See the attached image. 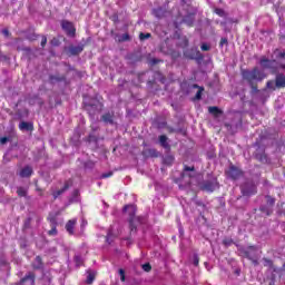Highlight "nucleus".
<instances>
[{
	"label": "nucleus",
	"mask_w": 285,
	"mask_h": 285,
	"mask_svg": "<svg viewBox=\"0 0 285 285\" xmlns=\"http://www.w3.org/2000/svg\"><path fill=\"white\" fill-rule=\"evenodd\" d=\"M139 39H140V41H146V39H150V33H144V32H141V33L139 35Z\"/></svg>",
	"instance_id": "nucleus-31"
},
{
	"label": "nucleus",
	"mask_w": 285,
	"mask_h": 285,
	"mask_svg": "<svg viewBox=\"0 0 285 285\" xmlns=\"http://www.w3.org/2000/svg\"><path fill=\"white\" fill-rule=\"evenodd\" d=\"M87 224H88V222H86V220H82V224H81V226L83 227V226H87Z\"/></svg>",
	"instance_id": "nucleus-50"
},
{
	"label": "nucleus",
	"mask_w": 285,
	"mask_h": 285,
	"mask_svg": "<svg viewBox=\"0 0 285 285\" xmlns=\"http://www.w3.org/2000/svg\"><path fill=\"white\" fill-rule=\"evenodd\" d=\"M216 14H218V17H224L225 12L223 9H215Z\"/></svg>",
	"instance_id": "nucleus-40"
},
{
	"label": "nucleus",
	"mask_w": 285,
	"mask_h": 285,
	"mask_svg": "<svg viewBox=\"0 0 285 285\" xmlns=\"http://www.w3.org/2000/svg\"><path fill=\"white\" fill-rule=\"evenodd\" d=\"M262 68H265V69H275V68H279L276 63H275V60H269L267 59L266 57H263L259 61Z\"/></svg>",
	"instance_id": "nucleus-12"
},
{
	"label": "nucleus",
	"mask_w": 285,
	"mask_h": 285,
	"mask_svg": "<svg viewBox=\"0 0 285 285\" xmlns=\"http://www.w3.org/2000/svg\"><path fill=\"white\" fill-rule=\"evenodd\" d=\"M124 212L129 215V228L131 233L137 230V224L141 223V218H137L135 213H137V207L135 205H127L124 207Z\"/></svg>",
	"instance_id": "nucleus-2"
},
{
	"label": "nucleus",
	"mask_w": 285,
	"mask_h": 285,
	"mask_svg": "<svg viewBox=\"0 0 285 285\" xmlns=\"http://www.w3.org/2000/svg\"><path fill=\"white\" fill-rule=\"evenodd\" d=\"M263 264H264V266H267L268 268H272L274 271V273H276L277 275H282V269L277 268V267H274L273 266V261H271L268 258H264Z\"/></svg>",
	"instance_id": "nucleus-18"
},
{
	"label": "nucleus",
	"mask_w": 285,
	"mask_h": 285,
	"mask_svg": "<svg viewBox=\"0 0 285 285\" xmlns=\"http://www.w3.org/2000/svg\"><path fill=\"white\" fill-rule=\"evenodd\" d=\"M242 78L252 87L253 91L255 92V90H257L255 85L259 83V81H264V79H266V73L264 70L255 67L254 69H243Z\"/></svg>",
	"instance_id": "nucleus-1"
},
{
	"label": "nucleus",
	"mask_w": 285,
	"mask_h": 285,
	"mask_svg": "<svg viewBox=\"0 0 285 285\" xmlns=\"http://www.w3.org/2000/svg\"><path fill=\"white\" fill-rule=\"evenodd\" d=\"M276 88H285V75L278 73L276 76V81L269 80L267 81V88L268 90H275Z\"/></svg>",
	"instance_id": "nucleus-5"
},
{
	"label": "nucleus",
	"mask_w": 285,
	"mask_h": 285,
	"mask_svg": "<svg viewBox=\"0 0 285 285\" xmlns=\"http://www.w3.org/2000/svg\"><path fill=\"white\" fill-rule=\"evenodd\" d=\"M112 237H115V234L112 233V228L109 229L108 234H107V238L106 242L108 244H112Z\"/></svg>",
	"instance_id": "nucleus-29"
},
{
	"label": "nucleus",
	"mask_w": 285,
	"mask_h": 285,
	"mask_svg": "<svg viewBox=\"0 0 285 285\" xmlns=\"http://www.w3.org/2000/svg\"><path fill=\"white\" fill-rule=\"evenodd\" d=\"M19 128H20V130L30 131V130H32V124L27 122V121H22V122L19 124Z\"/></svg>",
	"instance_id": "nucleus-25"
},
{
	"label": "nucleus",
	"mask_w": 285,
	"mask_h": 285,
	"mask_svg": "<svg viewBox=\"0 0 285 285\" xmlns=\"http://www.w3.org/2000/svg\"><path fill=\"white\" fill-rule=\"evenodd\" d=\"M227 177H229V179H239V177H242L244 174L239 170V168L235 167V166H230L229 169L226 171Z\"/></svg>",
	"instance_id": "nucleus-9"
},
{
	"label": "nucleus",
	"mask_w": 285,
	"mask_h": 285,
	"mask_svg": "<svg viewBox=\"0 0 285 285\" xmlns=\"http://www.w3.org/2000/svg\"><path fill=\"white\" fill-rule=\"evenodd\" d=\"M75 262L77 266H81V264H83V259L79 255L75 256Z\"/></svg>",
	"instance_id": "nucleus-32"
},
{
	"label": "nucleus",
	"mask_w": 285,
	"mask_h": 285,
	"mask_svg": "<svg viewBox=\"0 0 285 285\" xmlns=\"http://www.w3.org/2000/svg\"><path fill=\"white\" fill-rule=\"evenodd\" d=\"M244 257H247V259H250L253 264L257 265V258L259 257V249L255 246H249L242 250Z\"/></svg>",
	"instance_id": "nucleus-3"
},
{
	"label": "nucleus",
	"mask_w": 285,
	"mask_h": 285,
	"mask_svg": "<svg viewBox=\"0 0 285 285\" xmlns=\"http://www.w3.org/2000/svg\"><path fill=\"white\" fill-rule=\"evenodd\" d=\"M242 194L249 197L250 195H255L257 193V186L253 183H247L240 187Z\"/></svg>",
	"instance_id": "nucleus-7"
},
{
	"label": "nucleus",
	"mask_w": 285,
	"mask_h": 285,
	"mask_svg": "<svg viewBox=\"0 0 285 285\" xmlns=\"http://www.w3.org/2000/svg\"><path fill=\"white\" fill-rule=\"evenodd\" d=\"M263 92H265V94H266V92H268V90H266V89H265Z\"/></svg>",
	"instance_id": "nucleus-53"
},
{
	"label": "nucleus",
	"mask_w": 285,
	"mask_h": 285,
	"mask_svg": "<svg viewBox=\"0 0 285 285\" xmlns=\"http://www.w3.org/2000/svg\"><path fill=\"white\" fill-rule=\"evenodd\" d=\"M272 59L278 66V68L284 70V68H285V51L284 50L275 49L272 55Z\"/></svg>",
	"instance_id": "nucleus-4"
},
{
	"label": "nucleus",
	"mask_w": 285,
	"mask_h": 285,
	"mask_svg": "<svg viewBox=\"0 0 285 285\" xmlns=\"http://www.w3.org/2000/svg\"><path fill=\"white\" fill-rule=\"evenodd\" d=\"M68 184H66L63 186V188L57 190V191H53V198L57 199V197H59L60 195H63V193H66V190H68Z\"/></svg>",
	"instance_id": "nucleus-27"
},
{
	"label": "nucleus",
	"mask_w": 285,
	"mask_h": 285,
	"mask_svg": "<svg viewBox=\"0 0 285 285\" xmlns=\"http://www.w3.org/2000/svg\"><path fill=\"white\" fill-rule=\"evenodd\" d=\"M95 282V272H87L86 284H92Z\"/></svg>",
	"instance_id": "nucleus-28"
},
{
	"label": "nucleus",
	"mask_w": 285,
	"mask_h": 285,
	"mask_svg": "<svg viewBox=\"0 0 285 285\" xmlns=\"http://www.w3.org/2000/svg\"><path fill=\"white\" fill-rule=\"evenodd\" d=\"M200 49L204 51V52H208V50H210V46L206 45V43H203Z\"/></svg>",
	"instance_id": "nucleus-38"
},
{
	"label": "nucleus",
	"mask_w": 285,
	"mask_h": 285,
	"mask_svg": "<svg viewBox=\"0 0 285 285\" xmlns=\"http://www.w3.org/2000/svg\"><path fill=\"white\" fill-rule=\"evenodd\" d=\"M120 40H121V41H129V40H130V35L124 33V35L120 37Z\"/></svg>",
	"instance_id": "nucleus-37"
},
{
	"label": "nucleus",
	"mask_w": 285,
	"mask_h": 285,
	"mask_svg": "<svg viewBox=\"0 0 285 285\" xmlns=\"http://www.w3.org/2000/svg\"><path fill=\"white\" fill-rule=\"evenodd\" d=\"M51 45H52V46H59L58 40L53 38V39L51 40Z\"/></svg>",
	"instance_id": "nucleus-48"
},
{
	"label": "nucleus",
	"mask_w": 285,
	"mask_h": 285,
	"mask_svg": "<svg viewBox=\"0 0 285 285\" xmlns=\"http://www.w3.org/2000/svg\"><path fill=\"white\" fill-rule=\"evenodd\" d=\"M46 43H48V38H46V36H42L41 38V47H46Z\"/></svg>",
	"instance_id": "nucleus-41"
},
{
	"label": "nucleus",
	"mask_w": 285,
	"mask_h": 285,
	"mask_svg": "<svg viewBox=\"0 0 285 285\" xmlns=\"http://www.w3.org/2000/svg\"><path fill=\"white\" fill-rule=\"evenodd\" d=\"M208 112H210V115H219L222 111L217 107H209Z\"/></svg>",
	"instance_id": "nucleus-30"
},
{
	"label": "nucleus",
	"mask_w": 285,
	"mask_h": 285,
	"mask_svg": "<svg viewBox=\"0 0 285 285\" xmlns=\"http://www.w3.org/2000/svg\"><path fill=\"white\" fill-rule=\"evenodd\" d=\"M273 206H275V198L267 196V206H262L261 210L268 216L273 213Z\"/></svg>",
	"instance_id": "nucleus-10"
},
{
	"label": "nucleus",
	"mask_w": 285,
	"mask_h": 285,
	"mask_svg": "<svg viewBox=\"0 0 285 285\" xmlns=\"http://www.w3.org/2000/svg\"><path fill=\"white\" fill-rule=\"evenodd\" d=\"M73 195H75V197H77V195H79V191H78V190H75V191H73Z\"/></svg>",
	"instance_id": "nucleus-52"
},
{
	"label": "nucleus",
	"mask_w": 285,
	"mask_h": 285,
	"mask_svg": "<svg viewBox=\"0 0 285 285\" xmlns=\"http://www.w3.org/2000/svg\"><path fill=\"white\" fill-rule=\"evenodd\" d=\"M69 55H72L73 57L77 55H81L83 52V45H78V46H71L68 49Z\"/></svg>",
	"instance_id": "nucleus-17"
},
{
	"label": "nucleus",
	"mask_w": 285,
	"mask_h": 285,
	"mask_svg": "<svg viewBox=\"0 0 285 285\" xmlns=\"http://www.w3.org/2000/svg\"><path fill=\"white\" fill-rule=\"evenodd\" d=\"M18 285H35V274L29 272Z\"/></svg>",
	"instance_id": "nucleus-14"
},
{
	"label": "nucleus",
	"mask_w": 285,
	"mask_h": 285,
	"mask_svg": "<svg viewBox=\"0 0 285 285\" xmlns=\"http://www.w3.org/2000/svg\"><path fill=\"white\" fill-rule=\"evenodd\" d=\"M194 177H195V167L185 166L184 171L181 174V179H184L186 184L190 186L191 184L190 179H193Z\"/></svg>",
	"instance_id": "nucleus-6"
},
{
	"label": "nucleus",
	"mask_w": 285,
	"mask_h": 285,
	"mask_svg": "<svg viewBox=\"0 0 285 285\" xmlns=\"http://www.w3.org/2000/svg\"><path fill=\"white\" fill-rule=\"evenodd\" d=\"M20 177H30L32 175V167L30 166H26L24 168H22L19 173Z\"/></svg>",
	"instance_id": "nucleus-22"
},
{
	"label": "nucleus",
	"mask_w": 285,
	"mask_h": 285,
	"mask_svg": "<svg viewBox=\"0 0 285 285\" xmlns=\"http://www.w3.org/2000/svg\"><path fill=\"white\" fill-rule=\"evenodd\" d=\"M217 188V179L207 180L204 184V189L208 193H213Z\"/></svg>",
	"instance_id": "nucleus-16"
},
{
	"label": "nucleus",
	"mask_w": 285,
	"mask_h": 285,
	"mask_svg": "<svg viewBox=\"0 0 285 285\" xmlns=\"http://www.w3.org/2000/svg\"><path fill=\"white\" fill-rule=\"evenodd\" d=\"M50 81L51 83H55V81H63V77L50 76Z\"/></svg>",
	"instance_id": "nucleus-35"
},
{
	"label": "nucleus",
	"mask_w": 285,
	"mask_h": 285,
	"mask_svg": "<svg viewBox=\"0 0 285 285\" xmlns=\"http://www.w3.org/2000/svg\"><path fill=\"white\" fill-rule=\"evenodd\" d=\"M118 273L120 275L121 282H126V272H124V269H119Z\"/></svg>",
	"instance_id": "nucleus-36"
},
{
	"label": "nucleus",
	"mask_w": 285,
	"mask_h": 285,
	"mask_svg": "<svg viewBox=\"0 0 285 285\" xmlns=\"http://www.w3.org/2000/svg\"><path fill=\"white\" fill-rule=\"evenodd\" d=\"M144 155L146 157H159V151H157V149H147L144 151Z\"/></svg>",
	"instance_id": "nucleus-24"
},
{
	"label": "nucleus",
	"mask_w": 285,
	"mask_h": 285,
	"mask_svg": "<svg viewBox=\"0 0 285 285\" xmlns=\"http://www.w3.org/2000/svg\"><path fill=\"white\" fill-rule=\"evenodd\" d=\"M194 266H199V256L198 255L194 256Z\"/></svg>",
	"instance_id": "nucleus-44"
},
{
	"label": "nucleus",
	"mask_w": 285,
	"mask_h": 285,
	"mask_svg": "<svg viewBox=\"0 0 285 285\" xmlns=\"http://www.w3.org/2000/svg\"><path fill=\"white\" fill-rule=\"evenodd\" d=\"M48 220L51 224V229L48 232V235H51V236L57 235V217H55V215L50 214L48 217Z\"/></svg>",
	"instance_id": "nucleus-13"
},
{
	"label": "nucleus",
	"mask_w": 285,
	"mask_h": 285,
	"mask_svg": "<svg viewBox=\"0 0 285 285\" xmlns=\"http://www.w3.org/2000/svg\"><path fill=\"white\" fill-rule=\"evenodd\" d=\"M150 268H151V266H150V264H148V263L142 265V269H144L146 273H149Z\"/></svg>",
	"instance_id": "nucleus-39"
},
{
	"label": "nucleus",
	"mask_w": 285,
	"mask_h": 285,
	"mask_svg": "<svg viewBox=\"0 0 285 285\" xmlns=\"http://www.w3.org/2000/svg\"><path fill=\"white\" fill-rule=\"evenodd\" d=\"M224 246H233V238H225L223 239Z\"/></svg>",
	"instance_id": "nucleus-34"
},
{
	"label": "nucleus",
	"mask_w": 285,
	"mask_h": 285,
	"mask_svg": "<svg viewBox=\"0 0 285 285\" xmlns=\"http://www.w3.org/2000/svg\"><path fill=\"white\" fill-rule=\"evenodd\" d=\"M108 177H112V173H105L101 175L102 179H108Z\"/></svg>",
	"instance_id": "nucleus-45"
},
{
	"label": "nucleus",
	"mask_w": 285,
	"mask_h": 285,
	"mask_svg": "<svg viewBox=\"0 0 285 285\" xmlns=\"http://www.w3.org/2000/svg\"><path fill=\"white\" fill-rule=\"evenodd\" d=\"M2 35L4 37H9L10 36V31L8 29H2Z\"/></svg>",
	"instance_id": "nucleus-46"
},
{
	"label": "nucleus",
	"mask_w": 285,
	"mask_h": 285,
	"mask_svg": "<svg viewBox=\"0 0 285 285\" xmlns=\"http://www.w3.org/2000/svg\"><path fill=\"white\" fill-rule=\"evenodd\" d=\"M77 224V219H70L68 220V223L66 224V230L67 233H69V235H73L75 234V226Z\"/></svg>",
	"instance_id": "nucleus-19"
},
{
	"label": "nucleus",
	"mask_w": 285,
	"mask_h": 285,
	"mask_svg": "<svg viewBox=\"0 0 285 285\" xmlns=\"http://www.w3.org/2000/svg\"><path fill=\"white\" fill-rule=\"evenodd\" d=\"M185 57H188L189 59H197V60L204 59V57L202 56V52H199L197 48H193L190 51H186Z\"/></svg>",
	"instance_id": "nucleus-15"
},
{
	"label": "nucleus",
	"mask_w": 285,
	"mask_h": 285,
	"mask_svg": "<svg viewBox=\"0 0 285 285\" xmlns=\"http://www.w3.org/2000/svg\"><path fill=\"white\" fill-rule=\"evenodd\" d=\"M8 141H9V138L8 137H2V138H0V144L3 146V145H6V144H8Z\"/></svg>",
	"instance_id": "nucleus-43"
},
{
	"label": "nucleus",
	"mask_w": 285,
	"mask_h": 285,
	"mask_svg": "<svg viewBox=\"0 0 285 285\" xmlns=\"http://www.w3.org/2000/svg\"><path fill=\"white\" fill-rule=\"evenodd\" d=\"M153 13L157 19H163V17H166L167 14L166 9L164 8L154 9Z\"/></svg>",
	"instance_id": "nucleus-21"
},
{
	"label": "nucleus",
	"mask_w": 285,
	"mask_h": 285,
	"mask_svg": "<svg viewBox=\"0 0 285 285\" xmlns=\"http://www.w3.org/2000/svg\"><path fill=\"white\" fill-rule=\"evenodd\" d=\"M112 114H110V112H107V114H105L104 116H102V121L105 122V124H110L111 126H112V124H115V120H112Z\"/></svg>",
	"instance_id": "nucleus-23"
},
{
	"label": "nucleus",
	"mask_w": 285,
	"mask_h": 285,
	"mask_svg": "<svg viewBox=\"0 0 285 285\" xmlns=\"http://www.w3.org/2000/svg\"><path fill=\"white\" fill-rule=\"evenodd\" d=\"M175 27L179 28V23H186L187 26H193L195 23V13H188L181 20H175Z\"/></svg>",
	"instance_id": "nucleus-8"
},
{
	"label": "nucleus",
	"mask_w": 285,
	"mask_h": 285,
	"mask_svg": "<svg viewBox=\"0 0 285 285\" xmlns=\"http://www.w3.org/2000/svg\"><path fill=\"white\" fill-rule=\"evenodd\" d=\"M153 63H154V65H155V63H159V60L154 59V60H153Z\"/></svg>",
	"instance_id": "nucleus-51"
},
{
	"label": "nucleus",
	"mask_w": 285,
	"mask_h": 285,
	"mask_svg": "<svg viewBox=\"0 0 285 285\" xmlns=\"http://www.w3.org/2000/svg\"><path fill=\"white\" fill-rule=\"evenodd\" d=\"M19 197H26V188L19 187L17 190Z\"/></svg>",
	"instance_id": "nucleus-33"
},
{
	"label": "nucleus",
	"mask_w": 285,
	"mask_h": 285,
	"mask_svg": "<svg viewBox=\"0 0 285 285\" xmlns=\"http://www.w3.org/2000/svg\"><path fill=\"white\" fill-rule=\"evenodd\" d=\"M33 268H43V263L41 262V257L37 256L36 259L32 263Z\"/></svg>",
	"instance_id": "nucleus-26"
},
{
	"label": "nucleus",
	"mask_w": 285,
	"mask_h": 285,
	"mask_svg": "<svg viewBox=\"0 0 285 285\" xmlns=\"http://www.w3.org/2000/svg\"><path fill=\"white\" fill-rule=\"evenodd\" d=\"M204 89H199L197 92H196V99H202V91Z\"/></svg>",
	"instance_id": "nucleus-47"
},
{
	"label": "nucleus",
	"mask_w": 285,
	"mask_h": 285,
	"mask_svg": "<svg viewBox=\"0 0 285 285\" xmlns=\"http://www.w3.org/2000/svg\"><path fill=\"white\" fill-rule=\"evenodd\" d=\"M61 27H62V30H65V32H67L69 37H75V26L72 24V22L68 20H63L61 22Z\"/></svg>",
	"instance_id": "nucleus-11"
},
{
	"label": "nucleus",
	"mask_w": 285,
	"mask_h": 285,
	"mask_svg": "<svg viewBox=\"0 0 285 285\" xmlns=\"http://www.w3.org/2000/svg\"><path fill=\"white\" fill-rule=\"evenodd\" d=\"M167 161H168V164H171L173 157H168V158H167Z\"/></svg>",
	"instance_id": "nucleus-49"
},
{
	"label": "nucleus",
	"mask_w": 285,
	"mask_h": 285,
	"mask_svg": "<svg viewBox=\"0 0 285 285\" xmlns=\"http://www.w3.org/2000/svg\"><path fill=\"white\" fill-rule=\"evenodd\" d=\"M228 46V39L222 38L220 39V47Z\"/></svg>",
	"instance_id": "nucleus-42"
},
{
	"label": "nucleus",
	"mask_w": 285,
	"mask_h": 285,
	"mask_svg": "<svg viewBox=\"0 0 285 285\" xmlns=\"http://www.w3.org/2000/svg\"><path fill=\"white\" fill-rule=\"evenodd\" d=\"M159 144L166 150H170V145L168 144V137L166 135L159 136Z\"/></svg>",
	"instance_id": "nucleus-20"
}]
</instances>
